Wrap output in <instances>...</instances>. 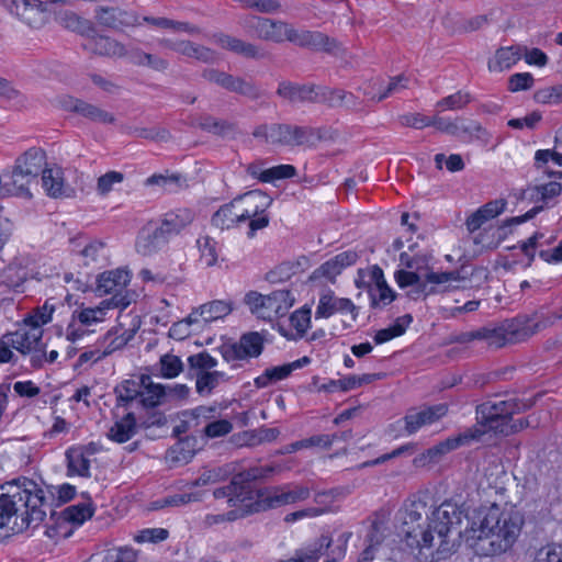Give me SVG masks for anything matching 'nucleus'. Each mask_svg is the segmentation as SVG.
Returning <instances> with one entry per match:
<instances>
[{
    "label": "nucleus",
    "mask_w": 562,
    "mask_h": 562,
    "mask_svg": "<svg viewBox=\"0 0 562 562\" xmlns=\"http://www.w3.org/2000/svg\"><path fill=\"white\" fill-rule=\"evenodd\" d=\"M460 279L458 271L449 272H427L425 280L422 279L417 284L412 285L413 289L407 293L413 300L427 296L437 292L436 285H441Z\"/></svg>",
    "instance_id": "22"
},
{
    "label": "nucleus",
    "mask_w": 562,
    "mask_h": 562,
    "mask_svg": "<svg viewBox=\"0 0 562 562\" xmlns=\"http://www.w3.org/2000/svg\"><path fill=\"white\" fill-rule=\"evenodd\" d=\"M105 245L100 240H92L81 250V256L85 258V263H98L105 259Z\"/></svg>",
    "instance_id": "54"
},
{
    "label": "nucleus",
    "mask_w": 562,
    "mask_h": 562,
    "mask_svg": "<svg viewBox=\"0 0 562 562\" xmlns=\"http://www.w3.org/2000/svg\"><path fill=\"white\" fill-rule=\"evenodd\" d=\"M94 507L88 497L85 502L70 505L63 510V517L66 521L82 525L93 516Z\"/></svg>",
    "instance_id": "41"
},
{
    "label": "nucleus",
    "mask_w": 562,
    "mask_h": 562,
    "mask_svg": "<svg viewBox=\"0 0 562 562\" xmlns=\"http://www.w3.org/2000/svg\"><path fill=\"white\" fill-rule=\"evenodd\" d=\"M169 243L158 224L148 223L138 233L135 249L142 256H151Z\"/></svg>",
    "instance_id": "18"
},
{
    "label": "nucleus",
    "mask_w": 562,
    "mask_h": 562,
    "mask_svg": "<svg viewBox=\"0 0 562 562\" xmlns=\"http://www.w3.org/2000/svg\"><path fill=\"white\" fill-rule=\"evenodd\" d=\"M31 259L27 256L15 257L0 271V286L20 291L30 276Z\"/></svg>",
    "instance_id": "19"
},
{
    "label": "nucleus",
    "mask_w": 562,
    "mask_h": 562,
    "mask_svg": "<svg viewBox=\"0 0 562 562\" xmlns=\"http://www.w3.org/2000/svg\"><path fill=\"white\" fill-rule=\"evenodd\" d=\"M68 469L81 476H89L90 461L79 451L67 452Z\"/></svg>",
    "instance_id": "55"
},
{
    "label": "nucleus",
    "mask_w": 562,
    "mask_h": 562,
    "mask_svg": "<svg viewBox=\"0 0 562 562\" xmlns=\"http://www.w3.org/2000/svg\"><path fill=\"white\" fill-rule=\"evenodd\" d=\"M238 204L234 198L231 202L222 205L212 216L211 223L213 226L224 231L233 228L241 223L244 220L240 215V211H237Z\"/></svg>",
    "instance_id": "34"
},
{
    "label": "nucleus",
    "mask_w": 562,
    "mask_h": 562,
    "mask_svg": "<svg viewBox=\"0 0 562 562\" xmlns=\"http://www.w3.org/2000/svg\"><path fill=\"white\" fill-rule=\"evenodd\" d=\"M232 430L233 424L229 420L214 418L204 426L203 434L207 438H218L228 435Z\"/></svg>",
    "instance_id": "57"
},
{
    "label": "nucleus",
    "mask_w": 562,
    "mask_h": 562,
    "mask_svg": "<svg viewBox=\"0 0 562 562\" xmlns=\"http://www.w3.org/2000/svg\"><path fill=\"white\" fill-rule=\"evenodd\" d=\"M277 93L291 103H319L321 86H299L281 82Z\"/></svg>",
    "instance_id": "23"
},
{
    "label": "nucleus",
    "mask_w": 562,
    "mask_h": 562,
    "mask_svg": "<svg viewBox=\"0 0 562 562\" xmlns=\"http://www.w3.org/2000/svg\"><path fill=\"white\" fill-rule=\"evenodd\" d=\"M300 47L308 48L312 50H324L331 53L337 47L334 38L328 37L322 32L296 30L291 24H288L286 38Z\"/></svg>",
    "instance_id": "16"
},
{
    "label": "nucleus",
    "mask_w": 562,
    "mask_h": 562,
    "mask_svg": "<svg viewBox=\"0 0 562 562\" xmlns=\"http://www.w3.org/2000/svg\"><path fill=\"white\" fill-rule=\"evenodd\" d=\"M198 246L205 265L207 267L214 266L218 258L217 241L209 236H204L198 239Z\"/></svg>",
    "instance_id": "53"
},
{
    "label": "nucleus",
    "mask_w": 562,
    "mask_h": 562,
    "mask_svg": "<svg viewBox=\"0 0 562 562\" xmlns=\"http://www.w3.org/2000/svg\"><path fill=\"white\" fill-rule=\"evenodd\" d=\"M224 379V373L220 371H203L196 373L195 389L200 395H210Z\"/></svg>",
    "instance_id": "43"
},
{
    "label": "nucleus",
    "mask_w": 562,
    "mask_h": 562,
    "mask_svg": "<svg viewBox=\"0 0 562 562\" xmlns=\"http://www.w3.org/2000/svg\"><path fill=\"white\" fill-rule=\"evenodd\" d=\"M474 439V435L471 432H463L454 437H449L438 445L426 450L427 456L432 463L438 462L448 452L458 449L459 447L469 443Z\"/></svg>",
    "instance_id": "36"
},
{
    "label": "nucleus",
    "mask_w": 562,
    "mask_h": 562,
    "mask_svg": "<svg viewBox=\"0 0 562 562\" xmlns=\"http://www.w3.org/2000/svg\"><path fill=\"white\" fill-rule=\"evenodd\" d=\"M160 390L150 381V376L142 375L139 381L124 380L114 387L116 407H140L150 409L157 407Z\"/></svg>",
    "instance_id": "4"
},
{
    "label": "nucleus",
    "mask_w": 562,
    "mask_h": 562,
    "mask_svg": "<svg viewBox=\"0 0 562 562\" xmlns=\"http://www.w3.org/2000/svg\"><path fill=\"white\" fill-rule=\"evenodd\" d=\"M532 403L519 400H498L487 401L476 407V419L488 430L494 432H506V422H510V417L530 408Z\"/></svg>",
    "instance_id": "5"
},
{
    "label": "nucleus",
    "mask_w": 562,
    "mask_h": 562,
    "mask_svg": "<svg viewBox=\"0 0 562 562\" xmlns=\"http://www.w3.org/2000/svg\"><path fill=\"white\" fill-rule=\"evenodd\" d=\"M265 472L266 471L263 469L252 468L249 469L248 471L238 473L232 479L228 485L216 488L213 492V495L217 499L227 498V503L229 506H236L238 503H241L245 499L250 498V482L257 479L265 477Z\"/></svg>",
    "instance_id": "14"
},
{
    "label": "nucleus",
    "mask_w": 562,
    "mask_h": 562,
    "mask_svg": "<svg viewBox=\"0 0 562 562\" xmlns=\"http://www.w3.org/2000/svg\"><path fill=\"white\" fill-rule=\"evenodd\" d=\"M160 364V373L166 379L176 378L182 372L183 363L178 356L175 355H164L159 361Z\"/></svg>",
    "instance_id": "52"
},
{
    "label": "nucleus",
    "mask_w": 562,
    "mask_h": 562,
    "mask_svg": "<svg viewBox=\"0 0 562 562\" xmlns=\"http://www.w3.org/2000/svg\"><path fill=\"white\" fill-rule=\"evenodd\" d=\"M311 363V359L306 356L282 366L267 368L262 374L254 380L257 389H266L271 384L289 378L293 371L301 369Z\"/></svg>",
    "instance_id": "20"
},
{
    "label": "nucleus",
    "mask_w": 562,
    "mask_h": 562,
    "mask_svg": "<svg viewBox=\"0 0 562 562\" xmlns=\"http://www.w3.org/2000/svg\"><path fill=\"white\" fill-rule=\"evenodd\" d=\"M522 56V46L502 47L496 50L492 60L488 61V69L503 71L515 65Z\"/></svg>",
    "instance_id": "38"
},
{
    "label": "nucleus",
    "mask_w": 562,
    "mask_h": 562,
    "mask_svg": "<svg viewBox=\"0 0 562 562\" xmlns=\"http://www.w3.org/2000/svg\"><path fill=\"white\" fill-rule=\"evenodd\" d=\"M351 390H355V375H347L338 380H329L318 387V391L328 393H334L337 391L348 392Z\"/></svg>",
    "instance_id": "59"
},
{
    "label": "nucleus",
    "mask_w": 562,
    "mask_h": 562,
    "mask_svg": "<svg viewBox=\"0 0 562 562\" xmlns=\"http://www.w3.org/2000/svg\"><path fill=\"white\" fill-rule=\"evenodd\" d=\"M194 220V213L190 209H178L176 211L168 212L164 215L159 227L162 229L165 235L170 238L178 235L187 226H189Z\"/></svg>",
    "instance_id": "29"
},
{
    "label": "nucleus",
    "mask_w": 562,
    "mask_h": 562,
    "mask_svg": "<svg viewBox=\"0 0 562 562\" xmlns=\"http://www.w3.org/2000/svg\"><path fill=\"white\" fill-rule=\"evenodd\" d=\"M286 22L266 18H256L251 24L255 35L263 41L282 43L286 38Z\"/></svg>",
    "instance_id": "25"
},
{
    "label": "nucleus",
    "mask_w": 562,
    "mask_h": 562,
    "mask_svg": "<svg viewBox=\"0 0 562 562\" xmlns=\"http://www.w3.org/2000/svg\"><path fill=\"white\" fill-rule=\"evenodd\" d=\"M160 43L183 56L202 63H213L216 59V54L212 49L190 41L172 42L170 40H162Z\"/></svg>",
    "instance_id": "28"
},
{
    "label": "nucleus",
    "mask_w": 562,
    "mask_h": 562,
    "mask_svg": "<svg viewBox=\"0 0 562 562\" xmlns=\"http://www.w3.org/2000/svg\"><path fill=\"white\" fill-rule=\"evenodd\" d=\"M356 286L367 290L373 308L384 307L395 299V293L387 285L383 270L379 266H373L368 271L359 270Z\"/></svg>",
    "instance_id": "11"
},
{
    "label": "nucleus",
    "mask_w": 562,
    "mask_h": 562,
    "mask_svg": "<svg viewBox=\"0 0 562 562\" xmlns=\"http://www.w3.org/2000/svg\"><path fill=\"white\" fill-rule=\"evenodd\" d=\"M240 215L245 222H249L248 237H254L256 232L268 226L269 217L266 211L272 203V199L261 190H251L236 198Z\"/></svg>",
    "instance_id": "8"
},
{
    "label": "nucleus",
    "mask_w": 562,
    "mask_h": 562,
    "mask_svg": "<svg viewBox=\"0 0 562 562\" xmlns=\"http://www.w3.org/2000/svg\"><path fill=\"white\" fill-rule=\"evenodd\" d=\"M252 136L267 144L293 147L310 144L313 132L310 127L272 123L258 125Z\"/></svg>",
    "instance_id": "7"
},
{
    "label": "nucleus",
    "mask_w": 562,
    "mask_h": 562,
    "mask_svg": "<svg viewBox=\"0 0 562 562\" xmlns=\"http://www.w3.org/2000/svg\"><path fill=\"white\" fill-rule=\"evenodd\" d=\"M202 77L205 80L213 82L231 92H233V88H235L237 81V77L212 68L205 69L202 74Z\"/></svg>",
    "instance_id": "51"
},
{
    "label": "nucleus",
    "mask_w": 562,
    "mask_h": 562,
    "mask_svg": "<svg viewBox=\"0 0 562 562\" xmlns=\"http://www.w3.org/2000/svg\"><path fill=\"white\" fill-rule=\"evenodd\" d=\"M256 499L257 506L262 510L289 505L282 485L257 490Z\"/></svg>",
    "instance_id": "35"
},
{
    "label": "nucleus",
    "mask_w": 562,
    "mask_h": 562,
    "mask_svg": "<svg viewBox=\"0 0 562 562\" xmlns=\"http://www.w3.org/2000/svg\"><path fill=\"white\" fill-rule=\"evenodd\" d=\"M131 282L128 271L115 269L105 271L98 278L97 290L100 294H112L108 300H103L113 308H126L133 301L135 293L126 289Z\"/></svg>",
    "instance_id": "9"
},
{
    "label": "nucleus",
    "mask_w": 562,
    "mask_h": 562,
    "mask_svg": "<svg viewBox=\"0 0 562 562\" xmlns=\"http://www.w3.org/2000/svg\"><path fill=\"white\" fill-rule=\"evenodd\" d=\"M7 189L4 193L22 198H31L32 194L29 190L30 183L33 181L29 176L24 175L18 167L14 166L11 173L3 175Z\"/></svg>",
    "instance_id": "37"
},
{
    "label": "nucleus",
    "mask_w": 562,
    "mask_h": 562,
    "mask_svg": "<svg viewBox=\"0 0 562 562\" xmlns=\"http://www.w3.org/2000/svg\"><path fill=\"white\" fill-rule=\"evenodd\" d=\"M472 101V95L468 91L459 90L458 92L450 94L439 100L436 104L441 111L446 110H460Z\"/></svg>",
    "instance_id": "48"
},
{
    "label": "nucleus",
    "mask_w": 562,
    "mask_h": 562,
    "mask_svg": "<svg viewBox=\"0 0 562 562\" xmlns=\"http://www.w3.org/2000/svg\"><path fill=\"white\" fill-rule=\"evenodd\" d=\"M400 536L411 549H431L435 543L434 532L438 538V548L431 560L445 559L452 549L450 536L453 531L461 533L462 512L451 503H442L428 516L427 504L422 499H412L404 504L398 513Z\"/></svg>",
    "instance_id": "1"
},
{
    "label": "nucleus",
    "mask_w": 562,
    "mask_h": 562,
    "mask_svg": "<svg viewBox=\"0 0 562 562\" xmlns=\"http://www.w3.org/2000/svg\"><path fill=\"white\" fill-rule=\"evenodd\" d=\"M232 307L225 301H212L201 305L202 322L211 323L228 315Z\"/></svg>",
    "instance_id": "45"
},
{
    "label": "nucleus",
    "mask_w": 562,
    "mask_h": 562,
    "mask_svg": "<svg viewBox=\"0 0 562 562\" xmlns=\"http://www.w3.org/2000/svg\"><path fill=\"white\" fill-rule=\"evenodd\" d=\"M407 83H408V78L404 75H400V76L393 77L391 79L386 89L381 94L376 95L372 91H369L366 89L363 90V94L369 97V99L374 102H380V101L386 99L387 97L398 93L402 90L406 89Z\"/></svg>",
    "instance_id": "47"
},
{
    "label": "nucleus",
    "mask_w": 562,
    "mask_h": 562,
    "mask_svg": "<svg viewBox=\"0 0 562 562\" xmlns=\"http://www.w3.org/2000/svg\"><path fill=\"white\" fill-rule=\"evenodd\" d=\"M402 126L414 127L417 130L431 125V117L420 113H406L398 117Z\"/></svg>",
    "instance_id": "64"
},
{
    "label": "nucleus",
    "mask_w": 562,
    "mask_h": 562,
    "mask_svg": "<svg viewBox=\"0 0 562 562\" xmlns=\"http://www.w3.org/2000/svg\"><path fill=\"white\" fill-rule=\"evenodd\" d=\"M336 313L350 314L351 321L355 322L358 316V307L351 300L337 297L331 290H326L319 296L315 317L328 318Z\"/></svg>",
    "instance_id": "17"
},
{
    "label": "nucleus",
    "mask_w": 562,
    "mask_h": 562,
    "mask_svg": "<svg viewBox=\"0 0 562 562\" xmlns=\"http://www.w3.org/2000/svg\"><path fill=\"white\" fill-rule=\"evenodd\" d=\"M45 164V151L41 148L32 147L15 160L14 166L23 171L24 175L35 180L40 172L43 173Z\"/></svg>",
    "instance_id": "31"
},
{
    "label": "nucleus",
    "mask_w": 562,
    "mask_h": 562,
    "mask_svg": "<svg viewBox=\"0 0 562 562\" xmlns=\"http://www.w3.org/2000/svg\"><path fill=\"white\" fill-rule=\"evenodd\" d=\"M97 22L109 29H120L132 25L133 15L119 7L100 5L95 9Z\"/></svg>",
    "instance_id": "30"
},
{
    "label": "nucleus",
    "mask_w": 562,
    "mask_h": 562,
    "mask_svg": "<svg viewBox=\"0 0 562 562\" xmlns=\"http://www.w3.org/2000/svg\"><path fill=\"white\" fill-rule=\"evenodd\" d=\"M245 304L251 314L265 321L284 316L293 306L294 297L288 290H277L268 295L250 291L245 295Z\"/></svg>",
    "instance_id": "6"
},
{
    "label": "nucleus",
    "mask_w": 562,
    "mask_h": 562,
    "mask_svg": "<svg viewBox=\"0 0 562 562\" xmlns=\"http://www.w3.org/2000/svg\"><path fill=\"white\" fill-rule=\"evenodd\" d=\"M282 486L284 488L289 505L303 502L311 495V490L305 485L286 484Z\"/></svg>",
    "instance_id": "61"
},
{
    "label": "nucleus",
    "mask_w": 562,
    "mask_h": 562,
    "mask_svg": "<svg viewBox=\"0 0 562 562\" xmlns=\"http://www.w3.org/2000/svg\"><path fill=\"white\" fill-rule=\"evenodd\" d=\"M42 186L52 198H60L65 194L63 172L60 169H44Z\"/></svg>",
    "instance_id": "42"
},
{
    "label": "nucleus",
    "mask_w": 562,
    "mask_h": 562,
    "mask_svg": "<svg viewBox=\"0 0 562 562\" xmlns=\"http://www.w3.org/2000/svg\"><path fill=\"white\" fill-rule=\"evenodd\" d=\"M561 183L552 181L546 184L537 186L533 189L531 198L536 200V202L541 201L542 204L533 206L522 216H516L510 220L512 223L520 224L528 220H531L535 215H537L540 211L544 209V206L549 203L551 199L559 195L561 193Z\"/></svg>",
    "instance_id": "26"
},
{
    "label": "nucleus",
    "mask_w": 562,
    "mask_h": 562,
    "mask_svg": "<svg viewBox=\"0 0 562 562\" xmlns=\"http://www.w3.org/2000/svg\"><path fill=\"white\" fill-rule=\"evenodd\" d=\"M110 308L113 307L102 301L98 306L82 307L75 311L72 317L74 319H78V322L83 326H91L103 322Z\"/></svg>",
    "instance_id": "40"
},
{
    "label": "nucleus",
    "mask_w": 562,
    "mask_h": 562,
    "mask_svg": "<svg viewBox=\"0 0 562 562\" xmlns=\"http://www.w3.org/2000/svg\"><path fill=\"white\" fill-rule=\"evenodd\" d=\"M66 108L93 122L103 124H112L115 122V117L112 113L79 99H69L66 103Z\"/></svg>",
    "instance_id": "32"
},
{
    "label": "nucleus",
    "mask_w": 562,
    "mask_h": 562,
    "mask_svg": "<svg viewBox=\"0 0 562 562\" xmlns=\"http://www.w3.org/2000/svg\"><path fill=\"white\" fill-rule=\"evenodd\" d=\"M215 42L225 49H228L235 54L241 55L247 58H262L265 56L263 52L261 49L251 44L244 42L237 37H233L227 34H218L215 35Z\"/></svg>",
    "instance_id": "33"
},
{
    "label": "nucleus",
    "mask_w": 562,
    "mask_h": 562,
    "mask_svg": "<svg viewBox=\"0 0 562 562\" xmlns=\"http://www.w3.org/2000/svg\"><path fill=\"white\" fill-rule=\"evenodd\" d=\"M561 318V311L541 314L537 321L529 317H518L510 325H508L507 331L512 335V339L526 340L535 334L552 326L557 321H560Z\"/></svg>",
    "instance_id": "15"
},
{
    "label": "nucleus",
    "mask_w": 562,
    "mask_h": 562,
    "mask_svg": "<svg viewBox=\"0 0 562 562\" xmlns=\"http://www.w3.org/2000/svg\"><path fill=\"white\" fill-rule=\"evenodd\" d=\"M448 413V405L445 403L436 405H422L419 407H411L405 415L396 422L403 426L405 435L412 436L426 426H430Z\"/></svg>",
    "instance_id": "13"
},
{
    "label": "nucleus",
    "mask_w": 562,
    "mask_h": 562,
    "mask_svg": "<svg viewBox=\"0 0 562 562\" xmlns=\"http://www.w3.org/2000/svg\"><path fill=\"white\" fill-rule=\"evenodd\" d=\"M155 385L161 391L158 394L157 406L161 405L165 401H182L188 398L190 394V389L186 384H173V385H162L155 383Z\"/></svg>",
    "instance_id": "46"
},
{
    "label": "nucleus",
    "mask_w": 562,
    "mask_h": 562,
    "mask_svg": "<svg viewBox=\"0 0 562 562\" xmlns=\"http://www.w3.org/2000/svg\"><path fill=\"white\" fill-rule=\"evenodd\" d=\"M123 179V173L119 171H109L98 179L97 190L101 195H105L113 189L115 183H121Z\"/></svg>",
    "instance_id": "62"
},
{
    "label": "nucleus",
    "mask_w": 562,
    "mask_h": 562,
    "mask_svg": "<svg viewBox=\"0 0 562 562\" xmlns=\"http://www.w3.org/2000/svg\"><path fill=\"white\" fill-rule=\"evenodd\" d=\"M473 340H486L491 346L502 347L506 344L508 338L505 336L502 328L491 329L486 327L472 331L452 334L449 337V341L456 344H468Z\"/></svg>",
    "instance_id": "24"
},
{
    "label": "nucleus",
    "mask_w": 562,
    "mask_h": 562,
    "mask_svg": "<svg viewBox=\"0 0 562 562\" xmlns=\"http://www.w3.org/2000/svg\"><path fill=\"white\" fill-rule=\"evenodd\" d=\"M45 492L33 480L21 477L0 486V529L21 532L46 516Z\"/></svg>",
    "instance_id": "2"
},
{
    "label": "nucleus",
    "mask_w": 562,
    "mask_h": 562,
    "mask_svg": "<svg viewBox=\"0 0 562 562\" xmlns=\"http://www.w3.org/2000/svg\"><path fill=\"white\" fill-rule=\"evenodd\" d=\"M194 457V450L191 449L190 442L180 440L170 447L166 452V459L171 464H187Z\"/></svg>",
    "instance_id": "44"
},
{
    "label": "nucleus",
    "mask_w": 562,
    "mask_h": 562,
    "mask_svg": "<svg viewBox=\"0 0 562 562\" xmlns=\"http://www.w3.org/2000/svg\"><path fill=\"white\" fill-rule=\"evenodd\" d=\"M535 562H562V544L550 543L540 548Z\"/></svg>",
    "instance_id": "58"
},
{
    "label": "nucleus",
    "mask_w": 562,
    "mask_h": 562,
    "mask_svg": "<svg viewBox=\"0 0 562 562\" xmlns=\"http://www.w3.org/2000/svg\"><path fill=\"white\" fill-rule=\"evenodd\" d=\"M341 273L338 265L334 260V258L325 261L322 266H319L311 276L312 280H318L321 278H325L330 282H335V279L338 274Z\"/></svg>",
    "instance_id": "60"
},
{
    "label": "nucleus",
    "mask_w": 562,
    "mask_h": 562,
    "mask_svg": "<svg viewBox=\"0 0 562 562\" xmlns=\"http://www.w3.org/2000/svg\"><path fill=\"white\" fill-rule=\"evenodd\" d=\"M319 103L330 108H345L348 110H360L362 102L352 92L342 89H330L321 86Z\"/></svg>",
    "instance_id": "27"
},
{
    "label": "nucleus",
    "mask_w": 562,
    "mask_h": 562,
    "mask_svg": "<svg viewBox=\"0 0 562 562\" xmlns=\"http://www.w3.org/2000/svg\"><path fill=\"white\" fill-rule=\"evenodd\" d=\"M329 546V542H326L325 539L317 540L308 546L299 549L295 551L296 557L300 558L302 562H317L319 558L324 554L325 548Z\"/></svg>",
    "instance_id": "49"
},
{
    "label": "nucleus",
    "mask_w": 562,
    "mask_h": 562,
    "mask_svg": "<svg viewBox=\"0 0 562 562\" xmlns=\"http://www.w3.org/2000/svg\"><path fill=\"white\" fill-rule=\"evenodd\" d=\"M43 329L38 323L33 324L30 328H20L14 333L4 336L7 345L18 350L22 355H26L42 341Z\"/></svg>",
    "instance_id": "21"
},
{
    "label": "nucleus",
    "mask_w": 562,
    "mask_h": 562,
    "mask_svg": "<svg viewBox=\"0 0 562 562\" xmlns=\"http://www.w3.org/2000/svg\"><path fill=\"white\" fill-rule=\"evenodd\" d=\"M265 336L258 331L243 334L237 341L223 344L220 352L223 359L233 363V368L239 367L236 362L258 358L265 349Z\"/></svg>",
    "instance_id": "12"
},
{
    "label": "nucleus",
    "mask_w": 562,
    "mask_h": 562,
    "mask_svg": "<svg viewBox=\"0 0 562 562\" xmlns=\"http://www.w3.org/2000/svg\"><path fill=\"white\" fill-rule=\"evenodd\" d=\"M137 430L136 418L133 412L116 420L109 430V438L119 443L130 440Z\"/></svg>",
    "instance_id": "39"
},
{
    "label": "nucleus",
    "mask_w": 562,
    "mask_h": 562,
    "mask_svg": "<svg viewBox=\"0 0 562 562\" xmlns=\"http://www.w3.org/2000/svg\"><path fill=\"white\" fill-rule=\"evenodd\" d=\"M296 175V169L292 165H279L267 169L263 182H272L278 179H288Z\"/></svg>",
    "instance_id": "63"
},
{
    "label": "nucleus",
    "mask_w": 562,
    "mask_h": 562,
    "mask_svg": "<svg viewBox=\"0 0 562 562\" xmlns=\"http://www.w3.org/2000/svg\"><path fill=\"white\" fill-rule=\"evenodd\" d=\"M117 333L119 331L113 327L99 339V345L102 347L103 355H106V357L126 346V340H123L122 335L120 336Z\"/></svg>",
    "instance_id": "50"
},
{
    "label": "nucleus",
    "mask_w": 562,
    "mask_h": 562,
    "mask_svg": "<svg viewBox=\"0 0 562 562\" xmlns=\"http://www.w3.org/2000/svg\"><path fill=\"white\" fill-rule=\"evenodd\" d=\"M189 367L192 370H199V372L210 371L217 366V360L206 351H202L195 355H191L188 358Z\"/></svg>",
    "instance_id": "56"
},
{
    "label": "nucleus",
    "mask_w": 562,
    "mask_h": 562,
    "mask_svg": "<svg viewBox=\"0 0 562 562\" xmlns=\"http://www.w3.org/2000/svg\"><path fill=\"white\" fill-rule=\"evenodd\" d=\"M522 515L514 509L492 505L472 525V547L479 555H501L518 540L524 526Z\"/></svg>",
    "instance_id": "3"
},
{
    "label": "nucleus",
    "mask_w": 562,
    "mask_h": 562,
    "mask_svg": "<svg viewBox=\"0 0 562 562\" xmlns=\"http://www.w3.org/2000/svg\"><path fill=\"white\" fill-rule=\"evenodd\" d=\"M68 21V27H74L81 34L89 36L85 48L91 53L110 58H123L127 55V48L116 40L103 35L90 36V33L94 32V27L89 21L81 20L76 14L69 15Z\"/></svg>",
    "instance_id": "10"
}]
</instances>
